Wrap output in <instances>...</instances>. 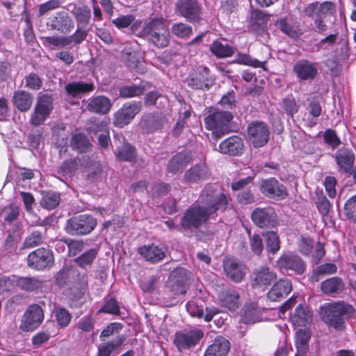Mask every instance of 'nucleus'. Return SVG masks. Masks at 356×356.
Returning a JSON list of instances; mask_svg holds the SVG:
<instances>
[{
  "mask_svg": "<svg viewBox=\"0 0 356 356\" xmlns=\"http://www.w3.org/2000/svg\"><path fill=\"white\" fill-rule=\"evenodd\" d=\"M191 161V154L188 151L177 153L170 161L168 169L172 173L182 170Z\"/></svg>",
  "mask_w": 356,
  "mask_h": 356,
  "instance_id": "nucleus-30",
  "label": "nucleus"
},
{
  "mask_svg": "<svg viewBox=\"0 0 356 356\" xmlns=\"http://www.w3.org/2000/svg\"><path fill=\"white\" fill-rule=\"evenodd\" d=\"M335 159L338 165L341 169L346 172H349L352 170L355 155L351 150L346 148H341L337 152Z\"/></svg>",
  "mask_w": 356,
  "mask_h": 356,
  "instance_id": "nucleus-31",
  "label": "nucleus"
},
{
  "mask_svg": "<svg viewBox=\"0 0 356 356\" xmlns=\"http://www.w3.org/2000/svg\"><path fill=\"white\" fill-rule=\"evenodd\" d=\"M218 300L221 306L234 311L239 306V294L233 289H226L219 293Z\"/></svg>",
  "mask_w": 356,
  "mask_h": 356,
  "instance_id": "nucleus-28",
  "label": "nucleus"
},
{
  "mask_svg": "<svg viewBox=\"0 0 356 356\" xmlns=\"http://www.w3.org/2000/svg\"><path fill=\"white\" fill-rule=\"evenodd\" d=\"M310 339L309 332L300 330L296 332V348L299 354L305 353L308 348V341Z\"/></svg>",
  "mask_w": 356,
  "mask_h": 356,
  "instance_id": "nucleus-50",
  "label": "nucleus"
},
{
  "mask_svg": "<svg viewBox=\"0 0 356 356\" xmlns=\"http://www.w3.org/2000/svg\"><path fill=\"white\" fill-rule=\"evenodd\" d=\"M66 10L74 17L78 26L88 24L91 13L88 6L71 3L66 6Z\"/></svg>",
  "mask_w": 356,
  "mask_h": 356,
  "instance_id": "nucleus-26",
  "label": "nucleus"
},
{
  "mask_svg": "<svg viewBox=\"0 0 356 356\" xmlns=\"http://www.w3.org/2000/svg\"><path fill=\"white\" fill-rule=\"evenodd\" d=\"M354 313L353 306L343 302L325 304L320 309L323 321L329 326L338 330L343 327L344 316L350 317Z\"/></svg>",
  "mask_w": 356,
  "mask_h": 356,
  "instance_id": "nucleus-2",
  "label": "nucleus"
},
{
  "mask_svg": "<svg viewBox=\"0 0 356 356\" xmlns=\"http://www.w3.org/2000/svg\"><path fill=\"white\" fill-rule=\"evenodd\" d=\"M141 107L140 102L131 101L124 104L114 114L113 124L120 128L129 124L140 111Z\"/></svg>",
  "mask_w": 356,
  "mask_h": 356,
  "instance_id": "nucleus-9",
  "label": "nucleus"
},
{
  "mask_svg": "<svg viewBox=\"0 0 356 356\" xmlns=\"http://www.w3.org/2000/svg\"><path fill=\"white\" fill-rule=\"evenodd\" d=\"M292 290V285L289 280H280L276 282L268 293L270 300L277 302L286 297Z\"/></svg>",
  "mask_w": 356,
  "mask_h": 356,
  "instance_id": "nucleus-25",
  "label": "nucleus"
},
{
  "mask_svg": "<svg viewBox=\"0 0 356 356\" xmlns=\"http://www.w3.org/2000/svg\"><path fill=\"white\" fill-rule=\"evenodd\" d=\"M282 106L288 115L293 116L298 112V106L297 105L295 99L292 97H288L282 100Z\"/></svg>",
  "mask_w": 356,
  "mask_h": 356,
  "instance_id": "nucleus-61",
  "label": "nucleus"
},
{
  "mask_svg": "<svg viewBox=\"0 0 356 356\" xmlns=\"http://www.w3.org/2000/svg\"><path fill=\"white\" fill-rule=\"evenodd\" d=\"M260 189L263 194L270 198L283 200L287 196L285 186L275 178L263 180Z\"/></svg>",
  "mask_w": 356,
  "mask_h": 356,
  "instance_id": "nucleus-13",
  "label": "nucleus"
},
{
  "mask_svg": "<svg viewBox=\"0 0 356 356\" xmlns=\"http://www.w3.org/2000/svg\"><path fill=\"white\" fill-rule=\"evenodd\" d=\"M202 70L203 74L200 73L193 74L186 79V83L188 86L193 89H209V84L207 78L208 76L209 70L207 67H204Z\"/></svg>",
  "mask_w": 356,
  "mask_h": 356,
  "instance_id": "nucleus-34",
  "label": "nucleus"
},
{
  "mask_svg": "<svg viewBox=\"0 0 356 356\" xmlns=\"http://www.w3.org/2000/svg\"><path fill=\"white\" fill-rule=\"evenodd\" d=\"M337 266L334 264L327 263L319 266L314 270L311 277L312 282H318L320 278L319 275H326L336 273Z\"/></svg>",
  "mask_w": 356,
  "mask_h": 356,
  "instance_id": "nucleus-49",
  "label": "nucleus"
},
{
  "mask_svg": "<svg viewBox=\"0 0 356 356\" xmlns=\"http://www.w3.org/2000/svg\"><path fill=\"white\" fill-rule=\"evenodd\" d=\"M43 44L53 49L70 45V38L63 35H53L42 38Z\"/></svg>",
  "mask_w": 356,
  "mask_h": 356,
  "instance_id": "nucleus-43",
  "label": "nucleus"
},
{
  "mask_svg": "<svg viewBox=\"0 0 356 356\" xmlns=\"http://www.w3.org/2000/svg\"><path fill=\"white\" fill-rule=\"evenodd\" d=\"M138 253L143 257L146 261L151 263L161 261L165 257V250L163 246L154 244L145 245L138 248Z\"/></svg>",
  "mask_w": 356,
  "mask_h": 356,
  "instance_id": "nucleus-23",
  "label": "nucleus"
},
{
  "mask_svg": "<svg viewBox=\"0 0 356 356\" xmlns=\"http://www.w3.org/2000/svg\"><path fill=\"white\" fill-rule=\"evenodd\" d=\"M115 155L120 160L131 161L136 156L135 149L129 144H124L117 150Z\"/></svg>",
  "mask_w": 356,
  "mask_h": 356,
  "instance_id": "nucleus-52",
  "label": "nucleus"
},
{
  "mask_svg": "<svg viewBox=\"0 0 356 356\" xmlns=\"http://www.w3.org/2000/svg\"><path fill=\"white\" fill-rule=\"evenodd\" d=\"M15 285L22 290L32 291L42 286V282L36 277H17L15 276Z\"/></svg>",
  "mask_w": 356,
  "mask_h": 356,
  "instance_id": "nucleus-38",
  "label": "nucleus"
},
{
  "mask_svg": "<svg viewBox=\"0 0 356 356\" xmlns=\"http://www.w3.org/2000/svg\"><path fill=\"white\" fill-rule=\"evenodd\" d=\"M74 26L72 19L64 11L56 13L47 22V27L49 30L57 31L63 34L70 33Z\"/></svg>",
  "mask_w": 356,
  "mask_h": 356,
  "instance_id": "nucleus-11",
  "label": "nucleus"
},
{
  "mask_svg": "<svg viewBox=\"0 0 356 356\" xmlns=\"http://www.w3.org/2000/svg\"><path fill=\"white\" fill-rule=\"evenodd\" d=\"M176 5L179 13L188 20L195 21L199 18L200 6L197 0H179Z\"/></svg>",
  "mask_w": 356,
  "mask_h": 356,
  "instance_id": "nucleus-21",
  "label": "nucleus"
},
{
  "mask_svg": "<svg viewBox=\"0 0 356 356\" xmlns=\"http://www.w3.org/2000/svg\"><path fill=\"white\" fill-rule=\"evenodd\" d=\"M97 252L95 249H90L86 252L75 259V262L80 267L86 268L91 266L93 261L96 258Z\"/></svg>",
  "mask_w": 356,
  "mask_h": 356,
  "instance_id": "nucleus-51",
  "label": "nucleus"
},
{
  "mask_svg": "<svg viewBox=\"0 0 356 356\" xmlns=\"http://www.w3.org/2000/svg\"><path fill=\"white\" fill-rule=\"evenodd\" d=\"M70 145L73 149L79 152H85L90 147V142L83 134H78L72 138Z\"/></svg>",
  "mask_w": 356,
  "mask_h": 356,
  "instance_id": "nucleus-46",
  "label": "nucleus"
},
{
  "mask_svg": "<svg viewBox=\"0 0 356 356\" xmlns=\"http://www.w3.org/2000/svg\"><path fill=\"white\" fill-rule=\"evenodd\" d=\"M52 109L53 103L51 97L46 94L40 95L38 97L34 111L31 114L30 122L35 126L42 124L49 118Z\"/></svg>",
  "mask_w": 356,
  "mask_h": 356,
  "instance_id": "nucleus-8",
  "label": "nucleus"
},
{
  "mask_svg": "<svg viewBox=\"0 0 356 356\" xmlns=\"http://www.w3.org/2000/svg\"><path fill=\"white\" fill-rule=\"evenodd\" d=\"M223 268L227 277L235 282H241L247 272L246 266L234 259H225L223 262Z\"/></svg>",
  "mask_w": 356,
  "mask_h": 356,
  "instance_id": "nucleus-15",
  "label": "nucleus"
},
{
  "mask_svg": "<svg viewBox=\"0 0 356 356\" xmlns=\"http://www.w3.org/2000/svg\"><path fill=\"white\" fill-rule=\"evenodd\" d=\"M96 225V219L91 216L82 214L67 221L66 231L72 235L87 234L95 229Z\"/></svg>",
  "mask_w": 356,
  "mask_h": 356,
  "instance_id": "nucleus-6",
  "label": "nucleus"
},
{
  "mask_svg": "<svg viewBox=\"0 0 356 356\" xmlns=\"http://www.w3.org/2000/svg\"><path fill=\"white\" fill-rule=\"evenodd\" d=\"M61 2L60 0H49L39 6L38 13L39 15L42 16L48 12L56 10L60 7Z\"/></svg>",
  "mask_w": 356,
  "mask_h": 356,
  "instance_id": "nucleus-58",
  "label": "nucleus"
},
{
  "mask_svg": "<svg viewBox=\"0 0 356 356\" xmlns=\"http://www.w3.org/2000/svg\"><path fill=\"white\" fill-rule=\"evenodd\" d=\"M232 119L229 112L216 111L204 119L207 129L212 131V134L216 139L220 138L227 129V125Z\"/></svg>",
  "mask_w": 356,
  "mask_h": 356,
  "instance_id": "nucleus-5",
  "label": "nucleus"
},
{
  "mask_svg": "<svg viewBox=\"0 0 356 356\" xmlns=\"http://www.w3.org/2000/svg\"><path fill=\"white\" fill-rule=\"evenodd\" d=\"M33 100L31 94L23 90L16 91L13 95V103L22 112H26L30 109Z\"/></svg>",
  "mask_w": 356,
  "mask_h": 356,
  "instance_id": "nucleus-32",
  "label": "nucleus"
},
{
  "mask_svg": "<svg viewBox=\"0 0 356 356\" xmlns=\"http://www.w3.org/2000/svg\"><path fill=\"white\" fill-rule=\"evenodd\" d=\"M86 105L88 111L102 115L108 113L112 106L110 99L104 95L88 99L86 102Z\"/></svg>",
  "mask_w": 356,
  "mask_h": 356,
  "instance_id": "nucleus-19",
  "label": "nucleus"
},
{
  "mask_svg": "<svg viewBox=\"0 0 356 356\" xmlns=\"http://www.w3.org/2000/svg\"><path fill=\"white\" fill-rule=\"evenodd\" d=\"M252 219L260 227H273L277 222V216L271 207L254 209L252 213Z\"/></svg>",
  "mask_w": 356,
  "mask_h": 356,
  "instance_id": "nucleus-14",
  "label": "nucleus"
},
{
  "mask_svg": "<svg viewBox=\"0 0 356 356\" xmlns=\"http://www.w3.org/2000/svg\"><path fill=\"white\" fill-rule=\"evenodd\" d=\"M112 22L118 29H124L131 26L133 31L137 29L140 25V21L136 20L132 15H120Z\"/></svg>",
  "mask_w": 356,
  "mask_h": 356,
  "instance_id": "nucleus-39",
  "label": "nucleus"
},
{
  "mask_svg": "<svg viewBox=\"0 0 356 356\" xmlns=\"http://www.w3.org/2000/svg\"><path fill=\"white\" fill-rule=\"evenodd\" d=\"M81 166L79 159H73L65 161L60 167V170L64 175H71Z\"/></svg>",
  "mask_w": 356,
  "mask_h": 356,
  "instance_id": "nucleus-55",
  "label": "nucleus"
},
{
  "mask_svg": "<svg viewBox=\"0 0 356 356\" xmlns=\"http://www.w3.org/2000/svg\"><path fill=\"white\" fill-rule=\"evenodd\" d=\"M56 321L63 327H67L72 319L71 314L63 307H57L54 310Z\"/></svg>",
  "mask_w": 356,
  "mask_h": 356,
  "instance_id": "nucleus-53",
  "label": "nucleus"
},
{
  "mask_svg": "<svg viewBox=\"0 0 356 356\" xmlns=\"http://www.w3.org/2000/svg\"><path fill=\"white\" fill-rule=\"evenodd\" d=\"M60 201V197L56 193L49 191L42 193L40 205L42 208L50 210L56 207Z\"/></svg>",
  "mask_w": 356,
  "mask_h": 356,
  "instance_id": "nucleus-44",
  "label": "nucleus"
},
{
  "mask_svg": "<svg viewBox=\"0 0 356 356\" xmlns=\"http://www.w3.org/2000/svg\"><path fill=\"white\" fill-rule=\"evenodd\" d=\"M44 318L42 308L38 305H31L24 314L20 328L24 331H33L40 326Z\"/></svg>",
  "mask_w": 356,
  "mask_h": 356,
  "instance_id": "nucleus-12",
  "label": "nucleus"
},
{
  "mask_svg": "<svg viewBox=\"0 0 356 356\" xmlns=\"http://www.w3.org/2000/svg\"><path fill=\"white\" fill-rule=\"evenodd\" d=\"M145 90L143 83L140 85H131L124 86L120 90V95L123 98H130L140 95Z\"/></svg>",
  "mask_w": 356,
  "mask_h": 356,
  "instance_id": "nucleus-47",
  "label": "nucleus"
},
{
  "mask_svg": "<svg viewBox=\"0 0 356 356\" xmlns=\"http://www.w3.org/2000/svg\"><path fill=\"white\" fill-rule=\"evenodd\" d=\"M172 32L179 38H186L192 34V29L185 24L179 23L172 26Z\"/></svg>",
  "mask_w": 356,
  "mask_h": 356,
  "instance_id": "nucleus-56",
  "label": "nucleus"
},
{
  "mask_svg": "<svg viewBox=\"0 0 356 356\" xmlns=\"http://www.w3.org/2000/svg\"><path fill=\"white\" fill-rule=\"evenodd\" d=\"M210 50L218 58L229 57L234 53V49L229 45L222 44L220 41H214L210 46Z\"/></svg>",
  "mask_w": 356,
  "mask_h": 356,
  "instance_id": "nucleus-41",
  "label": "nucleus"
},
{
  "mask_svg": "<svg viewBox=\"0 0 356 356\" xmlns=\"http://www.w3.org/2000/svg\"><path fill=\"white\" fill-rule=\"evenodd\" d=\"M159 99H160V103L162 104L163 106L168 102L166 97L161 95L158 92L153 91L147 94L145 97V103L147 105L152 106L156 104V101Z\"/></svg>",
  "mask_w": 356,
  "mask_h": 356,
  "instance_id": "nucleus-59",
  "label": "nucleus"
},
{
  "mask_svg": "<svg viewBox=\"0 0 356 356\" xmlns=\"http://www.w3.org/2000/svg\"><path fill=\"white\" fill-rule=\"evenodd\" d=\"M313 246L314 241L310 238L302 237L298 243L299 250L305 255H309L312 252Z\"/></svg>",
  "mask_w": 356,
  "mask_h": 356,
  "instance_id": "nucleus-63",
  "label": "nucleus"
},
{
  "mask_svg": "<svg viewBox=\"0 0 356 356\" xmlns=\"http://www.w3.org/2000/svg\"><path fill=\"white\" fill-rule=\"evenodd\" d=\"M243 149V143L241 138L236 136H231L219 145L220 152L222 154L230 155H238Z\"/></svg>",
  "mask_w": 356,
  "mask_h": 356,
  "instance_id": "nucleus-27",
  "label": "nucleus"
},
{
  "mask_svg": "<svg viewBox=\"0 0 356 356\" xmlns=\"http://www.w3.org/2000/svg\"><path fill=\"white\" fill-rule=\"evenodd\" d=\"M264 309L257 307L255 304H250L245 306L242 316L243 321L245 323H254L262 320V313Z\"/></svg>",
  "mask_w": 356,
  "mask_h": 356,
  "instance_id": "nucleus-35",
  "label": "nucleus"
},
{
  "mask_svg": "<svg viewBox=\"0 0 356 356\" xmlns=\"http://www.w3.org/2000/svg\"><path fill=\"white\" fill-rule=\"evenodd\" d=\"M138 36L158 48L167 47L170 41L168 26L161 19H154L147 23L138 33Z\"/></svg>",
  "mask_w": 356,
  "mask_h": 356,
  "instance_id": "nucleus-3",
  "label": "nucleus"
},
{
  "mask_svg": "<svg viewBox=\"0 0 356 356\" xmlns=\"http://www.w3.org/2000/svg\"><path fill=\"white\" fill-rule=\"evenodd\" d=\"M209 176L207 165L204 163H200L186 171L184 181L187 184H197L207 179Z\"/></svg>",
  "mask_w": 356,
  "mask_h": 356,
  "instance_id": "nucleus-18",
  "label": "nucleus"
},
{
  "mask_svg": "<svg viewBox=\"0 0 356 356\" xmlns=\"http://www.w3.org/2000/svg\"><path fill=\"white\" fill-rule=\"evenodd\" d=\"M229 348V342L222 337H218L206 349L204 356H227Z\"/></svg>",
  "mask_w": 356,
  "mask_h": 356,
  "instance_id": "nucleus-29",
  "label": "nucleus"
},
{
  "mask_svg": "<svg viewBox=\"0 0 356 356\" xmlns=\"http://www.w3.org/2000/svg\"><path fill=\"white\" fill-rule=\"evenodd\" d=\"M270 131L268 125L260 121L252 122L248 126L247 138L254 147L264 146L269 140Z\"/></svg>",
  "mask_w": 356,
  "mask_h": 356,
  "instance_id": "nucleus-7",
  "label": "nucleus"
},
{
  "mask_svg": "<svg viewBox=\"0 0 356 356\" xmlns=\"http://www.w3.org/2000/svg\"><path fill=\"white\" fill-rule=\"evenodd\" d=\"M263 236L266 239V248L273 254L276 253L280 249V241L278 235L275 232H265Z\"/></svg>",
  "mask_w": 356,
  "mask_h": 356,
  "instance_id": "nucleus-48",
  "label": "nucleus"
},
{
  "mask_svg": "<svg viewBox=\"0 0 356 356\" xmlns=\"http://www.w3.org/2000/svg\"><path fill=\"white\" fill-rule=\"evenodd\" d=\"M291 321L295 326L305 327L312 321V314L305 305H299L290 317Z\"/></svg>",
  "mask_w": 356,
  "mask_h": 356,
  "instance_id": "nucleus-24",
  "label": "nucleus"
},
{
  "mask_svg": "<svg viewBox=\"0 0 356 356\" xmlns=\"http://www.w3.org/2000/svg\"><path fill=\"white\" fill-rule=\"evenodd\" d=\"M277 265L280 269L291 270L298 274L302 273L305 269L301 258L291 252L283 254L277 261Z\"/></svg>",
  "mask_w": 356,
  "mask_h": 356,
  "instance_id": "nucleus-16",
  "label": "nucleus"
},
{
  "mask_svg": "<svg viewBox=\"0 0 356 356\" xmlns=\"http://www.w3.org/2000/svg\"><path fill=\"white\" fill-rule=\"evenodd\" d=\"M343 289V284L341 279L332 277L321 284V290L327 294H334Z\"/></svg>",
  "mask_w": 356,
  "mask_h": 356,
  "instance_id": "nucleus-40",
  "label": "nucleus"
},
{
  "mask_svg": "<svg viewBox=\"0 0 356 356\" xmlns=\"http://www.w3.org/2000/svg\"><path fill=\"white\" fill-rule=\"evenodd\" d=\"M54 262V257L52 252L43 248L33 251L27 257L28 266L38 270L51 268Z\"/></svg>",
  "mask_w": 356,
  "mask_h": 356,
  "instance_id": "nucleus-10",
  "label": "nucleus"
},
{
  "mask_svg": "<svg viewBox=\"0 0 356 356\" xmlns=\"http://www.w3.org/2000/svg\"><path fill=\"white\" fill-rule=\"evenodd\" d=\"M228 204L227 197L208 186L202 192L198 203L186 210L181 220V226L185 231L193 232L213 218L218 211H223Z\"/></svg>",
  "mask_w": 356,
  "mask_h": 356,
  "instance_id": "nucleus-1",
  "label": "nucleus"
},
{
  "mask_svg": "<svg viewBox=\"0 0 356 356\" xmlns=\"http://www.w3.org/2000/svg\"><path fill=\"white\" fill-rule=\"evenodd\" d=\"M233 63L251 66L254 68H262L264 70H267L266 67V61H259L248 54H238L237 58L233 61Z\"/></svg>",
  "mask_w": 356,
  "mask_h": 356,
  "instance_id": "nucleus-42",
  "label": "nucleus"
},
{
  "mask_svg": "<svg viewBox=\"0 0 356 356\" xmlns=\"http://www.w3.org/2000/svg\"><path fill=\"white\" fill-rule=\"evenodd\" d=\"M122 326L119 323H111L108 324L101 332L99 338L101 341H104L106 338L111 337L115 332H119Z\"/></svg>",
  "mask_w": 356,
  "mask_h": 356,
  "instance_id": "nucleus-60",
  "label": "nucleus"
},
{
  "mask_svg": "<svg viewBox=\"0 0 356 356\" xmlns=\"http://www.w3.org/2000/svg\"><path fill=\"white\" fill-rule=\"evenodd\" d=\"M122 56L130 67H136L140 58L137 44L136 42L127 44L122 51Z\"/></svg>",
  "mask_w": 356,
  "mask_h": 356,
  "instance_id": "nucleus-36",
  "label": "nucleus"
},
{
  "mask_svg": "<svg viewBox=\"0 0 356 356\" xmlns=\"http://www.w3.org/2000/svg\"><path fill=\"white\" fill-rule=\"evenodd\" d=\"M15 275L0 277V294L11 291L15 286Z\"/></svg>",
  "mask_w": 356,
  "mask_h": 356,
  "instance_id": "nucleus-62",
  "label": "nucleus"
},
{
  "mask_svg": "<svg viewBox=\"0 0 356 356\" xmlns=\"http://www.w3.org/2000/svg\"><path fill=\"white\" fill-rule=\"evenodd\" d=\"M204 337V332L197 328L178 331L175 334L173 343L179 352L193 350Z\"/></svg>",
  "mask_w": 356,
  "mask_h": 356,
  "instance_id": "nucleus-4",
  "label": "nucleus"
},
{
  "mask_svg": "<svg viewBox=\"0 0 356 356\" xmlns=\"http://www.w3.org/2000/svg\"><path fill=\"white\" fill-rule=\"evenodd\" d=\"M293 72L300 80H310L315 78L318 69L315 63L307 60H300L293 66Z\"/></svg>",
  "mask_w": 356,
  "mask_h": 356,
  "instance_id": "nucleus-20",
  "label": "nucleus"
},
{
  "mask_svg": "<svg viewBox=\"0 0 356 356\" xmlns=\"http://www.w3.org/2000/svg\"><path fill=\"white\" fill-rule=\"evenodd\" d=\"M65 90L69 95L76 97L80 94L92 91L94 85L92 83L72 82L65 86Z\"/></svg>",
  "mask_w": 356,
  "mask_h": 356,
  "instance_id": "nucleus-37",
  "label": "nucleus"
},
{
  "mask_svg": "<svg viewBox=\"0 0 356 356\" xmlns=\"http://www.w3.org/2000/svg\"><path fill=\"white\" fill-rule=\"evenodd\" d=\"M276 279V275L268 267H260L254 271L252 284L254 288L264 289Z\"/></svg>",
  "mask_w": 356,
  "mask_h": 356,
  "instance_id": "nucleus-22",
  "label": "nucleus"
},
{
  "mask_svg": "<svg viewBox=\"0 0 356 356\" xmlns=\"http://www.w3.org/2000/svg\"><path fill=\"white\" fill-rule=\"evenodd\" d=\"M26 87L33 90L40 89L42 81L39 76L35 73H31L25 77Z\"/></svg>",
  "mask_w": 356,
  "mask_h": 356,
  "instance_id": "nucleus-57",
  "label": "nucleus"
},
{
  "mask_svg": "<svg viewBox=\"0 0 356 356\" xmlns=\"http://www.w3.org/2000/svg\"><path fill=\"white\" fill-rule=\"evenodd\" d=\"M250 243L251 250L255 254L259 255L261 254L264 245L262 238L259 235L254 234L250 238Z\"/></svg>",
  "mask_w": 356,
  "mask_h": 356,
  "instance_id": "nucleus-64",
  "label": "nucleus"
},
{
  "mask_svg": "<svg viewBox=\"0 0 356 356\" xmlns=\"http://www.w3.org/2000/svg\"><path fill=\"white\" fill-rule=\"evenodd\" d=\"M276 26L284 34L291 38H297L301 34L298 26L288 24L285 19L282 18L278 19L276 22Z\"/></svg>",
  "mask_w": 356,
  "mask_h": 356,
  "instance_id": "nucleus-45",
  "label": "nucleus"
},
{
  "mask_svg": "<svg viewBox=\"0 0 356 356\" xmlns=\"http://www.w3.org/2000/svg\"><path fill=\"white\" fill-rule=\"evenodd\" d=\"M43 241V236L39 231H33L24 240L23 247L31 248L40 245Z\"/></svg>",
  "mask_w": 356,
  "mask_h": 356,
  "instance_id": "nucleus-54",
  "label": "nucleus"
},
{
  "mask_svg": "<svg viewBox=\"0 0 356 356\" xmlns=\"http://www.w3.org/2000/svg\"><path fill=\"white\" fill-rule=\"evenodd\" d=\"M124 341V336L120 335L109 341L100 343L97 348V356H111V353L120 347Z\"/></svg>",
  "mask_w": 356,
  "mask_h": 356,
  "instance_id": "nucleus-33",
  "label": "nucleus"
},
{
  "mask_svg": "<svg viewBox=\"0 0 356 356\" xmlns=\"http://www.w3.org/2000/svg\"><path fill=\"white\" fill-rule=\"evenodd\" d=\"M336 13L335 5L330 1H325L319 3L318 11L316 13L314 24L318 33H323L327 31V26L323 20L332 16Z\"/></svg>",
  "mask_w": 356,
  "mask_h": 356,
  "instance_id": "nucleus-17",
  "label": "nucleus"
}]
</instances>
